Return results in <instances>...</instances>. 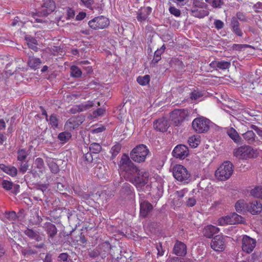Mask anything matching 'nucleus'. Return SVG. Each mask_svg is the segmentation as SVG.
<instances>
[{"label":"nucleus","instance_id":"nucleus-12","mask_svg":"<svg viewBox=\"0 0 262 262\" xmlns=\"http://www.w3.org/2000/svg\"><path fill=\"white\" fill-rule=\"evenodd\" d=\"M189 151L188 147L183 144L176 146L172 151L173 157L181 159H184L188 155Z\"/></svg>","mask_w":262,"mask_h":262},{"label":"nucleus","instance_id":"nucleus-16","mask_svg":"<svg viewBox=\"0 0 262 262\" xmlns=\"http://www.w3.org/2000/svg\"><path fill=\"white\" fill-rule=\"evenodd\" d=\"M168 127V122L167 120L164 118L159 119L154 123V128L160 132H165Z\"/></svg>","mask_w":262,"mask_h":262},{"label":"nucleus","instance_id":"nucleus-59","mask_svg":"<svg viewBox=\"0 0 262 262\" xmlns=\"http://www.w3.org/2000/svg\"><path fill=\"white\" fill-rule=\"evenodd\" d=\"M223 4L222 0H213L212 5L213 7H220Z\"/></svg>","mask_w":262,"mask_h":262},{"label":"nucleus","instance_id":"nucleus-43","mask_svg":"<svg viewBox=\"0 0 262 262\" xmlns=\"http://www.w3.org/2000/svg\"><path fill=\"white\" fill-rule=\"evenodd\" d=\"M232 28L234 32L237 35L241 36L242 35V32L238 28V23L236 21L232 23Z\"/></svg>","mask_w":262,"mask_h":262},{"label":"nucleus","instance_id":"nucleus-54","mask_svg":"<svg viewBox=\"0 0 262 262\" xmlns=\"http://www.w3.org/2000/svg\"><path fill=\"white\" fill-rule=\"evenodd\" d=\"M248 47V46L247 45L234 44L232 46V48L235 50L241 51Z\"/></svg>","mask_w":262,"mask_h":262},{"label":"nucleus","instance_id":"nucleus-5","mask_svg":"<svg viewBox=\"0 0 262 262\" xmlns=\"http://www.w3.org/2000/svg\"><path fill=\"white\" fill-rule=\"evenodd\" d=\"M149 150L145 145L140 144L135 147L130 152V158L135 162L141 163L145 161Z\"/></svg>","mask_w":262,"mask_h":262},{"label":"nucleus","instance_id":"nucleus-11","mask_svg":"<svg viewBox=\"0 0 262 262\" xmlns=\"http://www.w3.org/2000/svg\"><path fill=\"white\" fill-rule=\"evenodd\" d=\"M211 248L215 251L221 252L225 249V237L221 235H217L214 237L210 243Z\"/></svg>","mask_w":262,"mask_h":262},{"label":"nucleus","instance_id":"nucleus-45","mask_svg":"<svg viewBox=\"0 0 262 262\" xmlns=\"http://www.w3.org/2000/svg\"><path fill=\"white\" fill-rule=\"evenodd\" d=\"M25 234L31 238L39 241V237L32 230L27 229L25 231Z\"/></svg>","mask_w":262,"mask_h":262},{"label":"nucleus","instance_id":"nucleus-25","mask_svg":"<svg viewBox=\"0 0 262 262\" xmlns=\"http://www.w3.org/2000/svg\"><path fill=\"white\" fill-rule=\"evenodd\" d=\"M200 136L198 135L189 137L188 140L189 145L193 148L196 147L200 143Z\"/></svg>","mask_w":262,"mask_h":262},{"label":"nucleus","instance_id":"nucleus-1","mask_svg":"<svg viewBox=\"0 0 262 262\" xmlns=\"http://www.w3.org/2000/svg\"><path fill=\"white\" fill-rule=\"evenodd\" d=\"M118 166L121 174L126 180L136 185L138 189H142L143 186L151 181L148 173L144 169H139L126 154L122 156Z\"/></svg>","mask_w":262,"mask_h":262},{"label":"nucleus","instance_id":"nucleus-14","mask_svg":"<svg viewBox=\"0 0 262 262\" xmlns=\"http://www.w3.org/2000/svg\"><path fill=\"white\" fill-rule=\"evenodd\" d=\"M262 210V204L257 201H254L248 205L247 211L253 215L259 213Z\"/></svg>","mask_w":262,"mask_h":262},{"label":"nucleus","instance_id":"nucleus-49","mask_svg":"<svg viewBox=\"0 0 262 262\" xmlns=\"http://www.w3.org/2000/svg\"><path fill=\"white\" fill-rule=\"evenodd\" d=\"M193 5L195 7L194 8H203L205 6L202 0H193Z\"/></svg>","mask_w":262,"mask_h":262},{"label":"nucleus","instance_id":"nucleus-31","mask_svg":"<svg viewBox=\"0 0 262 262\" xmlns=\"http://www.w3.org/2000/svg\"><path fill=\"white\" fill-rule=\"evenodd\" d=\"M191 11L192 15L194 16L199 18H203L208 14V12L207 11L202 9L199 10L197 8H192Z\"/></svg>","mask_w":262,"mask_h":262},{"label":"nucleus","instance_id":"nucleus-6","mask_svg":"<svg viewBox=\"0 0 262 262\" xmlns=\"http://www.w3.org/2000/svg\"><path fill=\"white\" fill-rule=\"evenodd\" d=\"M173 176L178 181L188 183L190 181V174L182 165H176L173 168Z\"/></svg>","mask_w":262,"mask_h":262},{"label":"nucleus","instance_id":"nucleus-2","mask_svg":"<svg viewBox=\"0 0 262 262\" xmlns=\"http://www.w3.org/2000/svg\"><path fill=\"white\" fill-rule=\"evenodd\" d=\"M233 154L234 157L240 160H248L255 158L257 157V150L248 145L242 146L233 150Z\"/></svg>","mask_w":262,"mask_h":262},{"label":"nucleus","instance_id":"nucleus-3","mask_svg":"<svg viewBox=\"0 0 262 262\" xmlns=\"http://www.w3.org/2000/svg\"><path fill=\"white\" fill-rule=\"evenodd\" d=\"M233 172V164L230 161H227L221 164L216 170L215 177L219 180L225 181L231 177Z\"/></svg>","mask_w":262,"mask_h":262},{"label":"nucleus","instance_id":"nucleus-22","mask_svg":"<svg viewBox=\"0 0 262 262\" xmlns=\"http://www.w3.org/2000/svg\"><path fill=\"white\" fill-rule=\"evenodd\" d=\"M235 209L238 213L247 211L248 204L244 200H239L235 204Z\"/></svg>","mask_w":262,"mask_h":262},{"label":"nucleus","instance_id":"nucleus-60","mask_svg":"<svg viewBox=\"0 0 262 262\" xmlns=\"http://www.w3.org/2000/svg\"><path fill=\"white\" fill-rule=\"evenodd\" d=\"M28 169V164L27 163L21 164L20 167V170L23 172H25Z\"/></svg>","mask_w":262,"mask_h":262},{"label":"nucleus","instance_id":"nucleus-34","mask_svg":"<svg viewBox=\"0 0 262 262\" xmlns=\"http://www.w3.org/2000/svg\"><path fill=\"white\" fill-rule=\"evenodd\" d=\"M58 138L61 142L64 143L68 142L71 138V134L67 132H62L58 135Z\"/></svg>","mask_w":262,"mask_h":262},{"label":"nucleus","instance_id":"nucleus-57","mask_svg":"<svg viewBox=\"0 0 262 262\" xmlns=\"http://www.w3.org/2000/svg\"><path fill=\"white\" fill-rule=\"evenodd\" d=\"M214 25L216 29H220L223 27L224 23L220 20H216L214 21Z\"/></svg>","mask_w":262,"mask_h":262},{"label":"nucleus","instance_id":"nucleus-42","mask_svg":"<svg viewBox=\"0 0 262 262\" xmlns=\"http://www.w3.org/2000/svg\"><path fill=\"white\" fill-rule=\"evenodd\" d=\"M34 165L39 169V171L42 172L44 169V162L43 160L40 158L36 159L34 162Z\"/></svg>","mask_w":262,"mask_h":262},{"label":"nucleus","instance_id":"nucleus-19","mask_svg":"<svg viewBox=\"0 0 262 262\" xmlns=\"http://www.w3.org/2000/svg\"><path fill=\"white\" fill-rule=\"evenodd\" d=\"M173 251L174 254L178 256H184L186 254V246L184 243L177 242L174 245Z\"/></svg>","mask_w":262,"mask_h":262},{"label":"nucleus","instance_id":"nucleus-63","mask_svg":"<svg viewBox=\"0 0 262 262\" xmlns=\"http://www.w3.org/2000/svg\"><path fill=\"white\" fill-rule=\"evenodd\" d=\"M15 216H16L15 212L14 211H12V212H9L8 214L7 217L9 219L13 220L15 217Z\"/></svg>","mask_w":262,"mask_h":262},{"label":"nucleus","instance_id":"nucleus-36","mask_svg":"<svg viewBox=\"0 0 262 262\" xmlns=\"http://www.w3.org/2000/svg\"><path fill=\"white\" fill-rule=\"evenodd\" d=\"M150 80V77L148 75H144V76H139L137 78V81L138 83L142 85H145L148 84Z\"/></svg>","mask_w":262,"mask_h":262},{"label":"nucleus","instance_id":"nucleus-39","mask_svg":"<svg viewBox=\"0 0 262 262\" xmlns=\"http://www.w3.org/2000/svg\"><path fill=\"white\" fill-rule=\"evenodd\" d=\"M26 40L29 47L34 51H36L37 47L35 46L37 43L36 40L30 37H27Z\"/></svg>","mask_w":262,"mask_h":262},{"label":"nucleus","instance_id":"nucleus-52","mask_svg":"<svg viewBox=\"0 0 262 262\" xmlns=\"http://www.w3.org/2000/svg\"><path fill=\"white\" fill-rule=\"evenodd\" d=\"M169 10L170 13L175 16L178 17L181 14L180 10L174 7H170Z\"/></svg>","mask_w":262,"mask_h":262},{"label":"nucleus","instance_id":"nucleus-61","mask_svg":"<svg viewBox=\"0 0 262 262\" xmlns=\"http://www.w3.org/2000/svg\"><path fill=\"white\" fill-rule=\"evenodd\" d=\"M58 258L60 260L65 261L68 259V255L67 253H63L59 255Z\"/></svg>","mask_w":262,"mask_h":262},{"label":"nucleus","instance_id":"nucleus-46","mask_svg":"<svg viewBox=\"0 0 262 262\" xmlns=\"http://www.w3.org/2000/svg\"><path fill=\"white\" fill-rule=\"evenodd\" d=\"M3 187L6 190H10L13 187V183L7 180H3L2 183Z\"/></svg>","mask_w":262,"mask_h":262},{"label":"nucleus","instance_id":"nucleus-15","mask_svg":"<svg viewBox=\"0 0 262 262\" xmlns=\"http://www.w3.org/2000/svg\"><path fill=\"white\" fill-rule=\"evenodd\" d=\"M94 103L92 101H89L80 105L74 106L71 109V112L73 114H75L78 112L85 111L92 107Z\"/></svg>","mask_w":262,"mask_h":262},{"label":"nucleus","instance_id":"nucleus-28","mask_svg":"<svg viewBox=\"0 0 262 262\" xmlns=\"http://www.w3.org/2000/svg\"><path fill=\"white\" fill-rule=\"evenodd\" d=\"M47 164L52 172L56 173L59 171V167L55 162V160L49 158L47 160Z\"/></svg>","mask_w":262,"mask_h":262},{"label":"nucleus","instance_id":"nucleus-21","mask_svg":"<svg viewBox=\"0 0 262 262\" xmlns=\"http://www.w3.org/2000/svg\"><path fill=\"white\" fill-rule=\"evenodd\" d=\"M43 7L46 8V12L43 15H46L54 11L56 6L53 0H43Z\"/></svg>","mask_w":262,"mask_h":262},{"label":"nucleus","instance_id":"nucleus-47","mask_svg":"<svg viewBox=\"0 0 262 262\" xmlns=\"http://www.w3.org/2000/svg\"><path fill=\"white\" fill-rule=\"evenodd\" d=\"M164 52V49H158L155 51L153 61L157 62L161 59V55Z\"/></svg>","mask_w":262,"mask_h":262},{"label":"nucleus","instance_id":"nucleus-7","mask_svg":"<svg viewBox=\"0 0 262 262\" xmlns=\"http://www.w3.org/2000/svg\"><path fill=\"white\" fill-rule=\"evenodd\" d=\"M210 124L211 122L209 119L201 116L193 120L192 126L195 132L203 133L209 130Z\"/></svg>","mask_w":262,"mask_h":262},{"label":"nucleus","instance_id":"nucleus-23","mask_svg":"<svg viewBox=\"0 0 262 262\" xmlns=\"http://www.w3.org/2000/svg\"><path fill=\"white\" fill-rule=\"evenodd\" d=\"M0 169L12 177L15 176L17 173V170L15 167L8 166L4 164L0 165Z\"/></svg>","mask_w":262,"mask_h":262},{"label":"nucleus","instance_id":"nucleus-29","mask_svg":"<svg viewBox=\"0 0 262 262\" xmlns=\"http://www.w3.org/2000/svg\"><path fill=\"white\" fill-rule=\"evenodd\" d=\"M216 224L219 226H226L227 225H232L230 214L222 216L219 218Z\"/></svg>","mask_w":262,"mask_h":262},{"label":"nucleus","instance_id":"nucleus-17","mask_svg":"<svg viewBox=\"0 0 262 262\" xmlns=\"http://www.w3.org/2000/svg\"><path fill=\"white\" fill-rule=\"evenodd\" d=\"M152 9L149 7H145L141 9L137 15V20L139 21L142 22L146 20L148 16L151 12Z\"/></svg>","mask_w":262,"mask_h":262},{"label":"nucleus","instance_id":"nucleus-32","mask_svg":"<svg viewBox=\"0 0 262 262\" xmlns=\"http://www.w3.org/2000/svg\"><path fill=\"white\" fill-rule=\"evenodd\" d=\"M227 134L235 142L239 141L240 137L236 130L233 128H229L227 130Z\"/></svg>","mask_w":262,"mask_h":262},{"label":"nucleus","instance_id":"nucleus-62","mask_svg":"<svg viewBox=\"0 0 262 262\" xmlns=\"http://www.w3.org/2000/svg\"><path fill=\"white\" fill-rule=\"evenodd\" d=\"M43 262H52V255L50 253H47Z\"/></svg>","mask_w":262,"mask_h":262},{"label":"nucleus","instance_id":"nucleus-40","mask_svg":"<svg viewBox=\"0 0 262 262\" xmlns=\"http://www.w3.org/2000/svg\"><path fill=\"white\" fill-rule=\"evenodd\" d=\"M121 149V145L119 143L116 144L114 145L110 150L111 153L113 157H116L120 152Z\"/></svg>","mask_w":262,"mask_h":262},{"label":"nucleus","instance_id":"nucleus-37","mask_svg":"<svg viewBox=\"0 0 262 262\" xmlns=\"http://www.w3.org/2000/svg\"><path fill=\"white\" fill-rule=\"evenodd\" d=\"M82 72L79 68L76 66H72L71 68V74L74 77H79L81 75Z\"/></svg>","mask_w":262,"mask_h":262},{"label":"nucleus","instance_id":"nucleus-35","mask_svg":"<svg viewBox=\"0 0 262 262\" xmlns=\"http://www.w3.org/2000/svg\"><path fill=\"white\" fill-rule=\"evenodd\" d=\"M203 96V93L202 91L195 90L190 94V98L192 100L200 101Z\"/></svg>","mask_w":262,"mask_h":262},{"label":"nucleus","instance_id":"nucleus-64","mask_svg":"<svg viewBox=\"0 0 262 262\" xmlns=\"http://www.w3.org/2000/svg\"><path fill=\"white\" fill-rule=\"evenodd\" d=\"M85 160L88 162H91L92 160V157L90 153H86L85 155Z\"/></svg>","mask_w":262,"mask_h":262},{"label":"nucleus","instance_id":"nucleus-27","mask_svg":"<svg viewBox=\"0 0 262 262\" xmlns=\"http://www.w3.org/2000/svg\"><path fill=\"white\" fill-rule=\"evenodd\" d=\"M231 221V224H241L244 222V218L235 212L229 214Z\"/></svg>","mask_w":262,"mask_h":262},{"label":"nucleus","instance_id":"nucleus-13","mask_svg":"<svg viewBox=\"0 0 262 262\" xmlns=\"http://www.w3.org/2000/svg\"><path fill=\"white\" fill-rule=\"evenodd\" d=\"M83 121V119L81 117L71 118L66 123L65 127L69 130L74 129L79 126Z\"/></svg>","mask_w":262,"mask_h":262},{"label":"nucleus","instance_id":"nucleus-24","mask_svg":"<svg viewBox=\"0 0 262 262\" xmlns=\"http://www.w3.org/2000/svg\"><path fill=\"white\" fill-rule=\"evenodd\" d=\"M41 63V62L39 58L34 57H30L28 61L29 66L33 69H38Z\"/></svg>","mask_w":262,"mask_h":262},{"label":"nucleus","instance_id":"nucleus-48","mask_svg":"<svg viewBox=\"0 0 262 262\" xmlns=\"http://www.w3.org/2000/svg\"><path fill=\"white\" fill-rule=\"evenodd\" d=\"M105 110L103 108H100L94 111L93 113V116L94 118H96L99 116H102L104 114Z\"/></svg>","mask_w":262,"mask_h":262},{"label":"nucleus","instance_id":"nucleus-55","mask_svg":"<svg viewBox=\"0 0 262 262\" xmlns=\"http://www.w3.org/2000/svg\"><path fill=\"white\" fill-rule=\"evenodd\" d=\"M251 128L255 131L258 135L262 138V128H259L255 125H252Z\"/></svg>","mask_w":262,"mask_h":262},{"label":"nucleus","instance_id":"nucleus-38","mask_svg":"<svg viewBox=\"0 0 262 262\" xmlns=\"http://www.w3.org/2000/svg\"><path fill=\"white\" fill-rule=\"evenodd\" d=\"M101 150V146L97 143H93L90 146V150L94 154L99 152Z\"/></svg>","mask_w":262,"mask_h":262},{"label":"nucleus","instance_id":"nucleus-30","mask_svg":"<svg viewBox=\"0 0 262 262\" xmlns=\"http://www.w3.org/2000/svg\"><path fill=\"white\" fill-rule=\"evenodd\" d=\"M250 194L254 198L262 199V186H258L251 189Z\"/></svg>","mask_w":262,"mask_h":262},{"label":"nucleus","instance_id":"nucleus-58","mask_svg":"<svg viewBox=\"0 0 262 262\" xmlns=\"http://www.w3.org/2000/svg\"><path fill=\"white\" fill-rule=\"evenodd\" d=\"M86 16V13L84 12H80L76 16L77 20H81L84 19Z\"/></svg>","mask_w":262,"mask_h":262},{"label":"nucleus","instance_id":"nucleus-53","mask_svg":"<svg viewBox=\"0 0 262 262\" xmlns=\"http://www.w3.org/2000/svg\"><path fill=\"white\" fill-rule=\"evenodd\" d=\"M75 15V12L73 9L70 8H67V18L68 19L73 18Z\"/></svg>","mask_w":262,"mask_h":262},{"label":"nucleus","instance_id":"nucleus-4","mask_svg":"<svg viewBox=\"0 0 262 262\" xmlns=\"http://www.w3.org/2000/svg\"><path fill=\"white\" fill-rule=\"evenodd\" d=\"M151 188L149 181L148 183L142 187V189H138L140 193H139L140 197V215L142 217H146L148 213L152 210V205L147 201L144 200L145 195L142 193L146 192V191L150 190Z\"/></svg>","mask_w":262,"mask_h":262},{"label":"nucleus","instance_id":"nucleus-10","mask_svg":"<svg viewBox=\"0 0 262 262\" xmlns=\"http://www.w3.org/2000/svg\"><path fill=\"white\" fill-rule=\"evenodd\" d=\"M256 243L255 239L247 235H244L242 240V250L247 253L252 252L255 247Z\"/></svg>","mask_w":262,"mask_h":262},{"label":"nucleus","instance_id":"nucleus-20","mask_svg":"<svg viewBox=\"0 0 262 262\" xmlns=\"http://www.w3.org/2000/svg\"><path fill=\"white\" fill-rule=\"evenodd\" d=\"M230 62L225 61H213L210 63L211 67L213 68H217L221 70H226L230 68Z\"/></svg>","mask_w":262,"mask_h":262},{"label":"nucleus","instance_id":"nucleus-56","mask_svg":"<svg viewBox=\"0 0 262 262\" xmlns=\"http://www.w3.org/2000/svg\"><path fill=\"white\" fill-rule=\"evenodd\" d=\"M188 192V189L186 188L183 189L182 190L177 191L176 194L178 198H182L185 195V194Z\"/></svg>","mask_w":262,"mask_h":262},{"label":"nucleus","instance_id":"nucleus-26","mask_svg":"<svg viewBox=\"0 0 262 262\" xmlns=\"http://www.w3.org/2000/svg\"><path fill=\"white\" fill-rule=\"evenodd\" d=\"M46 231L50 237H53L57 233V229L55 226L50 223L45 224Z\"/></svg>","mask_w":262,"mask_h":262},{"label":"nucleus","instance_id":"nucleus-41","mask_svg":"<svg viewBox=\"0 0 262 262\" xmlns=\"http://www.w3.org/2000/svg\"><path fill=\"white\" fill-rule=\"evenodd\" d=\"M29 155L28 151L21 149L18 151L17 159L19 161L24 160Z\"/></svg>","mask_w":262,"mask_h":262},{"label":"nucleus","instance_id":"nucleus-44","mask_svg":"<svg viewBox=\"0 0 262 262\" xmlns=\"http://www.w3.org/2000/svg\"><path fill=\"white\" fill-rule=\"evenodd\" d=\"M48 121L49 122L50 124L52 126V127L56 128L57 127L58 120L55 115H51Z\"/></svg>","mask_w":262,"mask_h":262},{"label":"nucleus","instance_id":"nucleus-33","mask_svg":"<svg viewBox=\"0 0 262 262\" xmlns=\"http://www.w3.org/2000/svg\"><path fill=\"white\" fill-rule=\"evenodd\" d=\"M243 136L249 143H252L255 141V135L252 130L247 131L243 134Z\"/></svg>","mask_w":262,"mask_h":262},{"label":"nucleus","instance_id":"nucleus-8","mask_svg":"<svg viewBox=\"0 0 262 262\" xmlns=\"http://www.w3.org/2000/svg\"><path fill=\"white\" fill-rule=\"evenodd\" d=\"M89 27L94 30L103 29L110 25V20L106 17L100 15L94 17L89 21Z\"/></svg>","mask_w":262,"mask_h":262},{"label":"nucleus","instance_id":"nucleus-51","mask_svg":"<svg viewBox=\"0 0 262 262\" xmlns=\"http://www.w3.org/2000/svg\"><path fill=\"white\" fill-rule=\"evenodd\" d=\"M93 3V0H81L80 5L90 8L92 7Z\"/></svg>","mask_w":262,"mask_h":262},{"label":"nucleus","instance_id":"nucleus-50","mask_svg":"<svg viewBox=\"0 0 262 262\" xmlns=\"http://www.w3.org/2000/svg\"><path fill=\"white\" fill-rule=\"evenodd\" d=\"M196 200L193 198L190 197L187 199L185 204L188 207H193L196 204Z\"/></svg>","mask_w":262,"mask_h":262},{"label":"nucleus","instance_id":"nucleus-9","mask_svg":"<svg viewBox=\"0 0 262 262\" xmlns=\"http://www.w3.org/2000/svg\"><path fill=\"white\" fill-rule=\"evenodd\" d=\"M188 112L186 110H175L171 112L170 118L176 125H179L188 116Z\"/></svg>","mask_w":262,"mask_h":262},{"label":"nucleus","instance_id":"nucleus-18","mask_svg":"<svg viewBox=\"0 0 262 262\" xmlns=\"http://www.w3.org/2000/svg\"><path fill=\"white\" fill-rule=\"evenodd\" d=\"M219 228L211 225H208L204 227L203 233L207 237L211 238L214 234L219 232Z\"/></svg>","mask_w":262,"mask_h":262}]
</instances>
